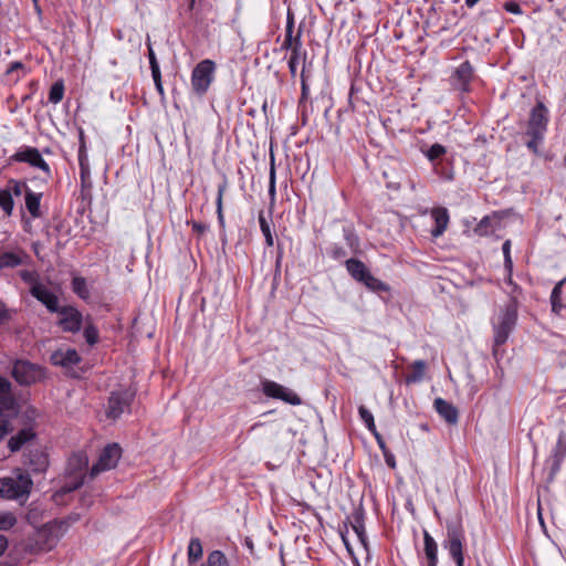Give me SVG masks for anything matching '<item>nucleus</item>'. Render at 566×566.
I'll return each instance as SVG.
<instances>
[{"label":"nucleus","mask_w":566,"mask_h":566,"mask_svg":"<svg viewBox=\"0 0 566 566\" xmlns=\"http://www.w3.org/2000/svg\"><path fill=\"white\" fill-rule=\"evenodd\" d=\"M64 82L59 80L54 82L49 92V102L52 104H57L63 99L64 96Z\"/></svg>","instance_id":"nucleus-38"},{"label":"nucleus","mask_w":566,"mask_h":566,"mask_svg":"<svg viewBox=\"0 0 566 566\" xmlns=\"http://www.w3.org/2000/svg\"><path fill=\"white\" fill-rule=\"evenodd\" d=\"M217 63L213 60L205 59L196 64L190 75L191 92L195 96L203 97L214 82Z\"/></svg>","instance_id":"nucleus-5"},{"label":"nucleus","mask_w":566,"mask_h":566,"mask_svg":"<svg viewBox=\"0 0 566 566\" xmlns=\"http://www.w3.org/2000/svg\"><path fill=\"white\" fill-rule=\"evenodd\" d=\"M19 413V403L13 395H0V418L13 419Z\"/></svg>","instance_id":"nucleus-24"},{"label":"nucleus","mask_w":566,"mask_h":566,"mask_svg":"<svg viewBox=\"0 0 566 566\" xmlns=\"http://www.w3.org/2000/svg\"><path fill=\"white\" fill-rule=\"evenodd\" d=\"M502 252L504 256V269L506 272L513 271V260L511 256V240H505L502 245Z\"/></svg>","instance_id":"nucleus-47"},{"label":"nucleus","mask_w":566,"mask_h":566,"mask_svg":"<svg viewBox=\"0 0 566 566\" xmlns=\"http://www.w3.org/2000/svg\"><path fill=\"white\" fill-rule=\"evenodd\" d=\"M88 464V459L85 453L77 452L73 453L67 460V467L65 473L67 475H80L84 476V471Z\"/></svg>","instance_id":"nucleus-23"},{"label":"nucleus","mask_w":566,"mask_h":566,"mask_svg":"<svg viewBox=\"0 0 566 566\" xmlns=\"http://www.w3.org/2000/svg\"><path fill=\"white\" fill-rule=\"evenodd\" d=\"M17 523L14 514L10 512H0V531H8Z\"/></svg>","instance_id":"nucleus-45"},{"label":"nucleus","mask_w":566,"mask_h":566,"mask_svg":"<svg viewBox=\"0 0 566 566\" xmlns=\"http://www.w3.org/2000/svg\"><path fill=\"white\" fill-rule=\"evenodd\" d=\"M261 389L268 398L282 400L291 406H300L302 403L301 397L295 391L276 381L262 379Z\"/></svg>","instance_id":"nucleus-9"},{"label":"nucleus","mask_w":566,"mask_h":566,"mask_svg":"<svg viewBox=\"0 0 566 566\" xmlns=\"http://www.w3.org/2000/svg\"><path fill=\"white\" fill-rule=\"evenodd\" d=\"M72 291L82 300L86 301L90 298V290L85 277L74 276L71 282Z\"/></svg>","instance_id":"nucleus-35"},{"label":"nucleus","mask_w":566,"mask_h":566,"mask_svg":"<svg viewBox=\"0 0 566 566\" xmlns=\"http://www.w3.org/2000/svg\"><path fill=\"white\" fill-rule=\"evenodd\" d=\"M438 415L449 424H457L459 421V411L451 402L443 398H436L433 402Z\"/></svg>","instance_id":"nucleus-21"},{"label":"nucleus","mask_w":566,"mask_h":566,"mask_svg":"<svg viewBox=\"0 0 566 566\" xmlns=\"http://www.w3.org/2000/svg\"><path fill=\"white\" fill-rule=\"evenodd\" d=\"M151 76L154 80L156 91L158 92V94L161 97H165V90H164L163 82H161V73L160 72L151 73Z\"/></svg>","instance_id":"nucleus-55"},{"label":"nucleus","mask_w":566,"mask_h":566,"mask_svg":"<svg viewBox=\"0 0 566 566\" xmlns=\"http://www.w3.org/2000/svg\"><path fill=\"white\" fill-rule=\"evenodd\" d=\"M36 438V432L32 427H27L19 430L8 441V448L12 453L20 451L28 442Z\"/></svg>","instance_id":"nucleus-20"},{"label":"nucleus","mask_w":566,"mask_h":566,"mask_svg":"<svg viewBox=\"0 0 566 566\" xmlns=\"http://www.w3.org/2000/svg\"><path fill=\"white\" fill-rule=\"evenodd\" d=\"M24 70V64L20 61L12 62L7 69V75H13L17 71Z\"/></svg>","instance_id":"nucleus-63"},{"label":"nucleus","mask_w":566,"mask_h":566,"mask_svg":"<svg viewBox=\"0 0 566 566\" xmlns=\"http://www.w3.org/2000/svg\"><path fill=\"white\" fill-rule=\"evenodd\" d=\"M549 111L543 101H536V104L530 112L526 123V130L523 139L526 148L534 155L541 154V146L544 143L548 129Z\"/></svg>","instance_id":"nucleus-1"},{"label":"nucleus","mask_w":566,"mask_h":566,"mask_svg":"<svg viewBox=\"0 0 566 566\" xmlns=\"http://www.w3.org/2000/svg\"><path fill=\"white\" fill-rule=\"evenodd\" d=\"M503 8L506 12H510L513 14H522L523 13L520 3L514 0L504 2Z\"/></svg>","instance_id":"nucleus-53"},{"label":"nucleus","mask_w":566,"mask_h":566,"mask_svg":"<svg viewBox=\"0 0 566 566\" xmlns=\"http://www.w3.org/2000/svg\"><path fill=\"white\" fill-rule=\"evenodd\" d=\"M229 186V181L226 175H222L221 181L218 185V192L216 198V210H217V217H218V223L221 229H224L226 221H224V214H223V196L227 191Z\"/></svg>","instance_id":"nucleus-26"},{"label":"nucleus","mask_w":566,"mask_h":566,"mask_svg":"<svg viewBox=\"0 0 566 566\" xmlns=\"http://www.w3.org/2000/svg\"><path fill=\"white\" fill-rule=\"evenodd\" d=\"M55 313L59 314L56 325L63 332L76 334L82 329L85 321L83 314L76 307L72 305H64Z\"/></svg>","instance_id":"nucleus-10"},{"label":"nucleus","mask_w":566,"mask_h":566,"mask_svg":"<svg viewBox=\"0 0 566 566\" xmlns=\"http://www.w3.org/2000/svg\"><path fill=\"white\" fill-rule=\"evenodd\" d=\"M11 389L12 385L9 381V379H7L3 376H0V395H12Z\"/></svg>","instance_id":"nucleus-56"},{"label":"nucleus","mask_w":566,"mask_h":566,"mask_svg":"<svg viewBox=\"0 0 566 566\" xmlns=\"http://www.w3.org/2000/svg\"><path fill=\"white\" fill-rule=\"evenodd\" d=\"M285 32L294 33V14L287 11Z\"/></svg>","instance_id":"nucleus-64"},{"label":"nucleus","mask_w":566,"mask_h":566,"mask_svg":"<svg viewBox=\"0 0 566 566\" xmlns=\"http://www.w3.org/2000/svg\"><path fill=\"white\" fill-rule=\"evenodd\" d=\"M258 220H259L261 232L264 235L266 245L268 247H273L274 239H273V234H272V231H271V226H270V222L268 221V219H266V217H265L263 211L259 212Z\"/></svg>","instance_id":"nucleus-37"},{"label":"nucleus","mask_w":566,"mask_h":566,"mask_svg":"<svg viewBox=\"0 0 566 566\" xmlns=\"http://www.w3.org/2000/svg\"><path fill=\"white\" fill-rule=\"evenodd\" d=\"M518 308L514 305H504L492 321L493 347L503 346L517 323Z\"/></svg>","instance_id":"nucleus-3"},{"label":"nucleus","mask_w":566,"mask_h":566,"mask_svg":"<svg viewBox=\"0 0 566 566\" xmlns=\"http://www.w3.org/2000/svg\"><path fill=\"white\" fill-rule=\"evenodd\" d=\"M345 266L350 277L363 284L370 292L388 293L390 291V286L375 277L361 260L350 258L345 261Z\"/></svg>","instance_id":"nucleus-4"},{"label":"nucleus","mask_w":566,"mask_h":566,"mask_svg":"<svg viewBox=\"0 0 566 566\" xmlns=\"http://www.w3.org/2000/svg\"><path fill=\"white\" fill-rule=\"evenodd\" d=\"M23 263L21 253L4 251L0 253V269H13Z\"/></svg>","instance_id":"nucleus-33"},{"label":"nucleus","mask_w":566,"mask_h":566,"mask_svg":"<svg viewBox=\"0 0 566 566\" xmlns=\"http://www.w3.org/2000/svg\"><path fill=\"white\" fill-rule=\"evenodd\" d=\"M326 253H327V255H328L331 259H333V260H335V261H342V260H344V259L347 256V254H348V253H347V251H346V249H345L343 245L338 244V243H332V244H329V245L327 247V249H326Z\"/></svg>","instance_id":"nucleus-40"},{"label":"nucleus","mask_w":566,"mask_h":566,"mask_svg":"<svg viewBox=\"0 0 566 566\" xmlns=\"http://www.w3.org/2000/svg\"><path fill=\"white\" fill-rule=\"evenodd\" d=\"M426 368L427 364L424 360H415L411 365V371L406 376V384L410 385L420 382L424 377Z\"/></svg>","instance_id":"nucleus-31"},{"label":"nucleus","mask_w":566,"mask_h":566,"mask_svg":"<svg viewBox=\"0 0 566 566\" xmlns=\"http://www.w3.org/2000/svg\"><path fill=\"white\" fill-rule=\"evenodd\" d=\"M344 239L346 240L347 244L352 249L356 250L358 248L359 240H358L357 235L352 230L344 229Z\"/></svg>","instance_id":"nucleus-52"},{"label":"nucleus","mask_w":566,"mask_h":566,"mask_svg":"<svg viewBox=\"0 0 566 566\" xmlns=\"http://www.w3.org/2000/svg\"><path fill=\"white\" fill-rule=\"evenodd\" d=\"M187 224L191 226L192 231L196 232L198 235L205 234L209 229V226L207 223L199 222L196 220H188Z\"/></svg>","instance_id":"nucleus-51"},{"label":"nucleus","mask_w":566,"mask_h":566,"mask_svg":"<svg viewBox=\"0 0 566 566\" xmlns=\"http://www.w3.org/2000/svg\"><path fill=\"white\" fill-rule=\"evenodd\" d=\"M302 33V24L298 27L295 34L285 32L284 40L281 45V50L290 51V54H292L293 62L295 61L294 59H297V56H300V51L303 50Z\"/></svg>","instance_id":"nucleus-19"},{"label":"nucleus","mask_w":566,"mask_h":566,"mask_svg":"<svg viewBox=\"0 0 566 566\" xmlns=\"http://www.w3.org/2000/svg\"><path fill=\"white\" fill-rule=\"evenodd\" d=\"M33 488L29 471L17 469L14 476L0 478V499L27 500Z\"/></svg>","instance_id":"nucleus-2"},{"label":"nucleus","mask_w":566,"mask_h":566,"mask_svg":"<svg viewBox=\"0 0 566 566\" xmlns=\"http://www.w3.org/2000/svg\"><path fill=\"white\" fill-rule=\"evenodd\" d=\"M13 430L10 419H0V441Z\"/></svg>","instance_id":"nucleus-54"},{"label":"nucleus","mask_w":566,"mask_h":566,"mask_svg":"<svg viewBox=\"0 0 566 566\" xmlns=\"http://www.w3.org/2000/svg\"><path fill=\"white\" fill-rule=\"evenodd\" d=\"M147 48H148V59H149V66H150L151 73L160 72L159 63L157 61L156 54L153 50V46H151V43L149 40L147 42Z\"/></svg>","instance_id":"nucleus-48"},{"label":"nucleus","mask_w":566,"mask_h":566,"mask_svg":"<svg viewBox=\"0 0 566 566\" xmlns=\"http://www.w3.org/2000/svg\"><path fill=\"white\" fill-rule=\"evenodd\" d=\"M82 361L81 355L74 348H59L54 350L50 356V363L53 366H59L66 370V376L71 378H78L80 375L72 370L73 366L78 365Z\"/></svg>","instance_id":"nucleus-11"},{"label":"nucleus","mask_w":566,"mask_h":566,"mask_svg":"<svg viewBox=\"0 0 566 566\" xmlns=\"http://www.w3.org/2000/svg\"><path fill=\"white\" fill-rule=\"evenodd\" d=\"M10 159L17 163H27L30 166L42 170L48 178L52 177V171L49 164L42 158L41 153L35 147H21L15 154L11 156Z\"/></svg>","instance_id":"nucleus-12"},{"label":"nucleus","mask_w":566,"mask_h":566,"mask_svg":"<svg viewBox=\"0 0 566 566\" xmlns=\"http://www.w3.org/2000/svg\"><path fill=\"white\" fill-rule=\"evenodd\" d=\"M80 177H81L82 186L84 187L90 181V177H91L90 166H80Z\"/></svg>","instance_id":"nucleus-59"},{"label":"nucleus","mask_w":566,"mask_h":566,"mask_svg":"<svg viewBox=\"0 0 566 566\" xmlns=\"http://www.w3.org/2000/svg\"><path fill=\"white\" fill-rule=\"evenodd\" d=\"M23 464L34 474L44 473L49 468V454L40 449H28L23 454Z\"/></svg>","instance_id":"nucleus-16"},{"label":"nucleus","mask_w":566,"mask_h":566,"mask_svg":"<svg viewBox=\"0 0 566 566\" xmlns=\"http://www.w3.org/2000/svg\"><path fill=\"white\" fill-rule=\"evenodd\" d=\"M505 283L510 286L509 291V302L505 305H514V307L520 306V297L523 295L522 287L513 281V271L506 272Z\"/></svg>","instance_id":"nucleus-29"},{"label":"nucleus","mask_w":566,"mask_h":566,"mask_svg":"<svg viewBox=\"0 0 566 566\" xmlns=\"http://www.w3.org/2000/svg\"><path fill=\"white\" fill-rule=\"evenodd\" d=\"M358 413H359L360 420L365 423L368 431L374 432L377 428L375 424L373 413L363 405L358 407Z\"/></svg>","instance_id":"nucleus-41"},{"label":"nucleus","mask_w":566,"mask_h":566,"mask_svg":"<svg viewBox=\"0 0 566 566\" xmlns=\"http://www.w3.org/2000/svg\"><path fill=\"white\" fill-rule=\"evenodd\" d=\"M353 531L356 533L359 542L367 548V535L365 531V513L363 509H356L349 516Z\"/></svg>","instance_id":"nucleus-22"},{"label":"nucleus","mask_w":566,"mask_h":566,"mask_svg":"<svg viewBox=\"0 0 566 566\" xmlns=\"http://www.w3.org/2000/svg\"><path fill=\"white\" fill-rule=\"evenodd\" d=\"M382 455H384L386 464L389 468L395 469L396 468V458H395L394 453L390 450H387V451L382 452Z\"/></svg>","instance_id":"nucleus-61"},{"label":"nucleus","mask_w":566,"mask_h":566,"mask_svg":"<svg viewBox=\"0 0 566 566\" xmlns=\"http://www.w3.org/2000/svg\"><path fill=\"white\" fill-rule=\"evenodd\" d=\"M306 59L307 52L304 49L300 51V56H297V59H294V62L292 61V54H290V57L287 60V66L292 78L296 77L297 65H300V63L303 64Z\"/></svg>","instance_id":"nucleus-42"},{"label":"nucleus","mask_w":566,"mask_h":566,"mask_svg":"<svg viewBox=\"0 0 566 566\" xmlns=\"http://www.w3.org/2000/svg\"><path fill=\"white\" fill-rule=\"evenodd\" d=\"M446 153L447 148L443 145L436 143L426 151V156L431 163L437 164L436 160Z\"/></svg>","instance_id":"nucleus-44"},{"label":"nucleus","mask_w":566,"mask_h":566,"mask_svg":"<svg viewBox=\"0 0 566 566\" xmlns=\"http://www.w3.org/2000/svg\"><path fill=\"white\" fill-rule=\"evenodd\" d=\"M430 216L434 222L430 234L434 239L440 238L446 232L450 223L449 211L444 207H434L430 210Z\"/></svg>","instance_id":"nucleus-18"},{"label":"nucleus","mask_w":566,"mask_h":566,"mask_svg":"<svg viewBox=\"0 0 566 566\" xmlns=\"http://www.w3.org/2000/svg\"><path fill=\"white\" fill-rule=\"evenodd\" d=\"M499 220L495 214L483 217L473 229V232L479 237H489L494 234L497 228Z\"/></svg>","instance_id":"nucleus-27"},{"label":"nucleus","mask_w":566,"mask_h":566,"mask_svg":"<svg viewBox=\"0 0 566 566\" xmlns=\"http://www.w3.org/2000/svg\"><path fill=\"white\" fill-rule=\"evenodd\" d=\"M27 188H29L27 186V184L24 181H20V180H17V179H10L8 181V187L4 189V190H10L11 192V197L12 196H21L22 191L27 190Z\"/></svg>","instance_id":"nucleus-46"},{"label":"nucleus","mask_w":566,"mask_h":566,"mask_svg":"<svg viewBox=\"0 0 566 566\" xmlns=\"http://www.w3.org/2000/svg\"><path fill=\"white\" fill-rule=\"evenodd\" d=\"M447 535L442 546L449 552L457 566H464L465 534L460 521H447Z\"/></svg>","instance_id":"nucleus-6"},{"label":"nucleus","mask_w":566,"mask_h":566,"mask_svg":"<svg viewBox=\"0 0 566 566\" xmlns=\"http://www.w3.org/2000/svg\"><path fill=\"white\" fill-rule=\"evenodd\" d=\"M84 329H83V335H84V338L86 340V343L90 345V346H94L98 343L99 340V334H98V329L97 327L92 323L90 316L86 317L85 322H84Z\"/></svg>","instance_id":"nucleus-34"},{"label":"nucleus","mask_w":566,"mask_h":566,"mask_svg":"<svg viewBox=\"0 0 566 566\" xmlns=\"http://www.w3.org/2000/svg\"><path fill=\"white\" fill-rule=\"evenodd\" d=\"M31 295L41 302L49 312L55 313L61 307L59 305V297L50 289L42 283H35L30 289Z\"/></svg>","instance_id":"nucleus-17"},{"label":"nucleus","mask_w":566,"mask_h":566,"mask_svg":"<svg viewBox=\"0 0 566 566\" xmlns=\"http://www.w3.org/2000/svg\"><path fill=\"white\" fill-rule=\"evenodd\" d=\"M311 69H312V61H308V59L305 60V62L302 64V71L300 74V80H310L311 77Z\"/></svg>","instance_id":"nucleus-58"},{"label":"nucleus","mask_w":566,"mask_h":566,"mask_svg":"<svg viewBox=\"0 0 566 566\" xmlns=\"http://www.w3.org/2000/svg\"><path fill=\"white\" fill-rule=\"evenodd\" d=\"M11 375L19 385L31 386L42 380L44 377V370L38 364H33L29 360L17 359L13 363Z\"/></svg>","instance_id":"nucleus-7"},{"label":"nucleus","mask_w":566,"mask_h":566,"mask_svg":"<svg viewBox=\"0 0 566 566\" xmlns=\"http://www.w3.org/2000/svg\"><path fill=\"white\" fill-rule=\"evenodd\" d=\"M14 207L10 190L0 189V208L7 216H11Z\"/></svg>","instance_id":"nucleus-39"},{"label":"nucleus","mask_w":566,"mask_h":566,"mask_svg":"<svg viewBox=\"0 0 566 566\" xmlns=\"http://www.w3.org/2000/svg\"><path fill=\"white\" fill-rule=\"evenodd\" d=\"M310 95L308 80H301V97L298 101V107H306V101Z\"/></svg>","instance_id":"nucleus-50"},{"label":"nucleus","mask_w":566,"mask_h":566,"mask_svg":"<svg viewBox=\"0 0 566 566\" xmlns=\"http://www.w3.org/2000/svg\"><path fill=\"white\" fill-rule=\"evenodd\" d=\"M42 193L33 192L30 188L25 190V208L33 218L41 217V202Z\"/></svg>","instance_id":"nucleus-28"},{"label":"nucleus","mask_w":566,"mask_h":566,"mask_svg":"<svg viewBox=\"0 0 566 566\" xmlns=\"http://www.w3.org/2000/svg\"><path fill=\"white\" fill-rule=\"evenodd\" d=\"M370 433L375 437L377 444H378L379 449L381 450V452L389 450L386 446V442H385L382 436L378 432L377 429Z\"/></svg>","instance_id":"nucleus-62"},{"label":"nucleus","mask_w":566,"mask_h":566,"mask_svg":"<svg viewBox=\"0 0 566 566\" xmlns=\"http://www.w3.org/2000/svg\"><path fill=\"white\" fill-rule=\"evenodd\" d=\"M122 455V448L117 443L107 444L101 452L97 462L91 469V476L94 478L103 471L116 467Z\"/></svg>","instance_id":"nucleus-13"},{"label":"nucleus","mask_w":566,"mask_h":566,"mask_svg":"<svg viewBox=\"0 0 566 566\" xmlns=\"http://www.w3.org/2000/svg\"><path fill=\"white\" fill-rule=\"evenodd\" d=\"M423 553L426 566H438V544L427 531H423Z\"/></svg>","instance_id":"nucleus-25"},{"label":"nucleus","mask_w":566,"mask_h":566,"mask_svg":"<svg viewBox=\"0 0 566 566\" xmlns=\"http://www.w3.org/2000/svg\"><path fill=\"white\" fill-rule=\"evenodd\" d=\"M84 483V476H80V475H67L66 474V480L65 482L63 483V485L61 486L60 489V493L61 494H67V493H71L77 489H80Z\"/></svg>","instance_id":"nucleus-36"},{"label":"nucleus","mask_w":566,"mask_h":566,"mask_svg":"<svg viewBox=\"0 0 566 566\" xmlns=\"http://www.w3.org/2000/svg\"><path fill=\"white\" fill-rule=\"evenodd\" d=\"M562 287H563V282H558L552 293H551V302H557V301H562Z\"/></svg>","instance_id":"nucleus-60"},{"label":"nucleus","mask_w":566,"mask_h":566,"mask_svg":"<svg viewBox=\"0 0 566 566\" xmlns=\"http://www.w3.org/2000/svg\"><path fill=\"white\" fill-rule=\"evenodd\" d=\"M474 78V69L470 61L462 62L450 76V83L454 90L461 93L471 92V82Z\"/></svg>","instance_id":"nucleus-14"},{"label":"nucleus","mask_w":566,"mask_h":566,"mask_svg":"<svg viewBox=\"0 0 566 566\" xmlns=\"http://www.w3.org/2000/svg\"><path fill=\"white\" fill-rule=\"evenodd\" d=\"M566 458V433L559 432L556 444L553 447L546 464L549 467V480H553L560 471L562 464Z\"/></svg>","instance_id":"nucleus-15"},{"label":"nucleus","mask_w":566,"mask_h":566,"mask_svg":"<svg viewBox=\"0 0 566 566\" xmlns=\"http://www.w3.org/2000/svg\"><path fill=\"white\" fill-rule=\"evenodd\" d=\"M199 566H231V563L222 551L214 549L208 553Z\"/></svg>","instance_id":"nucleus-32"},{"label":"nucleus","mask_w":566,"mask_h":566,"mask_svg":"<svg viewBox=\"0 0 566 566\" xmlns=\"http://www.w3.org/2000/svg\"><path fill=\"white\" fill-rule=\"evenodd\" d=\"M134 399H135V392L129 389L111 392V396L108 397V401H107V409H106L107 418L116 420L124 412L129 411Z\"/></svg>","instance_id":"nucleus-8"},{"label":"nucleus","mask_w":566,"mask_h":566,"mask_svg":"<svg viewBox=\"0 0 566 566\" xmlns=\"http://www.w3.org/2000/svg\"><path fill=\"white\" fill-rule=\"evenodd\" d=\"M433 169L437 175H439L442 179L451 181L454 178V172L452 169H446L441 166V164H433Z\"/></svg>","instance_id":"nucleus-49"},{"label":"nucleus","mask_w":566,"mask_h":566,"mask_svg":"<svg viewBox=\"0 0 566 566\" xmlns=\"http://www.w3.org/2000/svg\"><path fill=\"white\" fill-rule=\"evenodd\" d=\"M78 165L90 166L86 146H78Z\"/></svg>","instance_id":"nucleus-57"},{"label":"nucleus","mask_w":566,"mask_h":566,"mask_svg":"<svg viewBox=\"0 0 566 566\" xmlns=\"http://www.w3.org/2000/svg\"><path fill=\"white\" fill-rule=\"evenodd\" d=\"M276 196V176H275V166L274 159L271 160L270 172H269V197L271 202L274 203Z\"/></svg>","instance_id":"nucleus-43"},{"label":"nucleus","mask_w":566,"mask_h":566,"mask_svg":"<svg viewBox=\"0 0 566 566\" xmlns=\"http://www.w3.org/2000/svg\"><path fill=\"white\" fill-rule=\"evenodd\" d=\"M203 555V548L200 538L192 537L189 541L187 548V559L189 565L198 563Z\"/></svg>","instance_id":"nucleus-30"}]
</instances>
